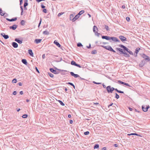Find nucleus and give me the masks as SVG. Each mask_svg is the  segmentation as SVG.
Returning a JSON list of instances; mask_svg holds the SVG:
<instances>
[{
	"label": "nucleus",
	"mask_w": 150,
	"mask_h": 150,
	"mask_svg": "<svg viewBox=\"0 0 150 150\" xmlns=\"http://www.w3.org/2000/svg\"><path fill=\"white\" fill-rule=\"evenodd\" d=\"M42 58L43 59H44V58H45V54H43L42 55Z\"/></svg>",
	"instance_id": "nucleus-64"
},
{
	"label": "nucleus",
	"mask_w": 150,
	"mask_h": 150,
	"mask_svg": "<svg viewBox=\"0 0 150 150\" xmlns=\"http://www.w3.org/2000/svg\"><path fill=\"white\" fill-rule=\"evenodd\" d=\"M20 1V8H21V15H23V6H21L22 4L23 3V0H19Z\"/></svg>",
	"instance_id": "nucleus-7"
},
{
	"label": "nucleus",
	"mask_w": 150,
	"mask_h": 150,
	"mask_svg": "<svg viewBox=\"0 0 150 150\" xmlns=\"http://www.w3.org/2000/svg\"><path fill=\"white\" fill-rule=\"evenodd\" d=\"M145 62H146V63L148 62H150V58H146L143 59Z\"/></svg>",
	"instance_id": "nucleus-30"
},
{
	"label": "nucleus",
	"mask_w": 150,
	"mask_h": 150,
	"mask_svg": "<svg viewBox=\"0 0 150 150\" xmlns=\"http://www.w3.org/2000/svg\"><path fill=\"white\" fill-rule=\"evenodd\" d=\"M98 30V29L97 27L96 26L94 25L93 26V31L94 33H96V32H97Z\"/></svg>",
	"instance_id": "nucleus-23"
},
{
	"label": "nucleus",
	"mask_w": 150,
	"mask_h": 150,
	"mask_svg": "<svg viewBox=\"0 0 150 150\" xmlns=\"http://www.w3.org/2000/svg\"><path fill=\"white\" fill-rule=\"evenodd\" d=\"M118 82L119 83H120L122 84H124V82L121 81L120 80H118Z\"/></svg>",
	"instance_id": "nucleus-46"
},
{
	"label": "nucleus",
	"mask_w": 150,
	"mask_h": 150,
	"mask_svg": "<svg viewBox=\"0 0 150 150\" xmlns=\"http://www.w3.org/2000/svg\"><path fill=\"white\" fill-rule=\"evenodd\" d=\"M6 19L8 21L12 22V21H16L17 19V18L16 17H15V18H12L11 19H10L8 18H6Z\"/></svg>",
	"instance_id": "nucleus-15"
},
{
	"label": "nucleus",
	"mask_w": 150,
	"mask_h": 150,
	"mask_svg": "<svg viewBox=\"0 0 150 150\" xmlns=\"http://www.w3.org/2000/svg\"><path fill=\"white\" fill-rule=\"evenodd\" d=\"M15 41L19 44H21L22 43V40H20L19 38H16Z\"/></svg>",
	"instance_id": "nucleus-18"
},
{
	"label": "nucleus",
	"mask_w": 150,
	"mask_h": 150,
	"mask_svg": "<svg viewBox=\"0 0 150 150\" xmlns=\"http://www.w3.org/2000/svg\"><path fill=\"white\" fill-rule=\"evenodd\" d=\"M70 74L71 76H73L75 78L80 77V76L79 75L74 74V73L73 72H70Z\"/></svg>",
	"instance_id": "nucleus-13"
},
{
	"label": "nucleus",
	"mask_w": 150,
	"mask_h": 150,
	"mask_svg": "<svg viewBox=\"0 0 150 150\" xmlns=\"http://www.w3.org/2000/svg\"><path fill=\"white\" fill-rule=\"evenodd\" d=\"M126 19L127 21H130V18L129 17L127 16L126 17Z\"/></svg>",
	"instance_id": "nucleus-50"
},
{
	"label": "nucleus",
	"mask_w": 150,
	"mask_h": 150,
	"mask_svg": "<svg viewBox=\"0 0 150 150\" xmlns=\"http://www.w3.org/2000/svg\"><path fill=\"white\" fill-rule=\"evenodd\" d=\"M77 46L78 47H81L83 46V45H82L81 43L79 42L77 44Z\"/></svg>",
	"instance_id": "nucleus-44"
},
{
	"label": "nucleus",
	"mask_w": 150,
	"mask_h": 150,
	"mask_svg": "<svg viewBox=\"0 0 150 150\" xmlns=\"http://www.w3.org/2000/svg\"><path fill=\"white\" fill-rule=\"evenodd\" d=\"M35 69H36V71H37L38 73H39V71L37 67H35Z\"/></svg>",
	"instance_id": "nucleus-59"
},
{
	"label": "nucleus",
	"mask_w": 150,
	"mask_h": 150,
	"mask_svg": "<svg viewBox=\"0 0 150 150\" xmlns=\"http://www.w3.org/2000/svg\"><path fill=\"white\" fill-rule=\"evenodd\" d=\"M41 22H42V19L41 18H40V22H39V23L38 25V26L39 27V26L40 25Z\"/></svg>",
	"instance_id": "nucleus-51"
},
{
	"label": "nucleus",
	"mask_w": 150,
	"mask_h": 150,
	"mask_svg": "<svg viewBox=\"0 0 150 150\" xmlns=\"http://www.w3.org/2000/svg\"><path fill=\"white\" fill-rule=\"evenodd\" d=\"M99 147V145L98 144H95L94 147V149H98Z\"/></svg>",
	"instance_id": "nucleus-35"
},
{
	"label": "nucleus",
	"mask_w": 150,
	"mask_h": 150,
	"mask_svg": "<svg viewBox=\"0 0 150 150\" xmlns=\"http://www.w3.org/2000/svg\"><path fill=\"white\" fill-rule=\"evenodd\" d=\"M95 34L96 35H97L98 37H99V35L100 34V33H98V32L97 31V32H96V33H95Z\"/></svg>",
	"instance_id": "nucleus-52"
},
{
	"label": "nucleus",
	"mask_w": 150,
	"mask_h": 150,
	"mask_svg": "<svg viewBox=\"0 0 150 150\" xmlns=\"http://www.w3.org/2000/svg\"><path fill=\"white\" fill-rule=\"evenodd\" d=\"M76 66L77 67H78L79 68H81V66H80V65L79 64H76V65L75 66Z\"/></svg>",
	"instance_id": "nucleus-55"
},
{
	"label": "nucleus",
	"mask_w": 150,
	"mask_h": 150,
	"mask_svg": "<svg viewBox=\"0 0 150 150\" xmlns=\"http://www.w3.org/2000/svg\"><path fill=\"white\" fill-rule=\"evenodd\" d=\"M149 105L146 106V107L144 105H142V109L143 110L144 112H146L147 111L148 109L149 108Z\"/></svg>",
	"instance_id": "nucleus-8"
},
{
	"label": "nucleus",
	"mask_w": 150,
	"mask_h": 150,
	"mask_svg": "<svg viewBox=\"0 0 150 150\" xmlns=\"http://www.w3.org/2000/svg\"><path fill=\"white\" fill-rule=\"evenodd\" d=\"M74 15L73 14H71L70 15V20L71 21H72L74 22L76 19H74Z\"/></svg>",
	"instance_id": "nucleus-14"
},
{
	"label": "nucleus",
	"mask_w": 150,
	"mask_h": 150,
	"mask_svg": "<svg viewBox=\"0 0 150 150\" xmlns=\"http://www.w3.org/2000/svg\"><path fill=\"white\" fill-rule=\"evenodd\" d=\"M107 150V149H106V147H103V148H102V150Z\"/></svg>",
	"instance_id": "nucleus-63"
},
{
	"label": "nucleus",
	"mask_w": 150,
	"mask_h": 150,
	"mask_svg": "<svg viewBox=\"0 0 150 150\" xmlns=\"http://www.w3.org/2000/svg\"><path fill=\"white\" fill-rule=\"evenodd\" d=\"M17 92L16 91H14L13 92V94L14 95H16V94Z\"/></svg>",
	"instance_id": "nucleus-60"
},
{
	"label": "nucleus",
	"mask_w": 150,
	"mask_h": 150,
	"mask_svg": "<svg viewBox=\"0 0 150 150\" xmlns=\"http://www.w3.org/2000/svg\"><path fill=\"white\" fill-rule=\"evenodd\" d=\"M58 101L59 102V103H60V104L62 106H64V103L61 100H58Z\"/></svg>",
	"instance_id": "nucleus-36"
},
{
	"label": "nucleus",
	"mask_w": 150,
	"mask_h": 150,
	"mask_svg": "<svg viewBox=\"0 0 150 150\" xmlns=\"http://www.w3.org/2000/svg\"><path fill=\"white\" fill-rule=\"evenodd\" d=\"M103 27H104V28L106 29L107 31L109 30V29L108 26L105 25L104 26H103Z\"/></svg>",
	"instance_id": "nucleus-32"
},
{
	"label": "nucleus",
	"mask_w": 150,
	"mask_h": 150,
	"mask_svg": "<svg viewBox=\"0 0 150 150\" xmlns=\"http://www.w3.org/2000/svg\"><path fill=\"white\" fill-rule=\"evenodd\" d=\"M64 13V12H61L59 13L57 15L58 17H60Z\"/></svg>",
	"instance_id": "nucleus-45"
},
{
	"label": "nucleus",
	"mask_w": 150,
	"mask_h": 150,
	"mask_svg": "<svg viewBox=\"0 0 150 150\" xmlns=\"http://www.w3.org/2000/svg\"><path fill=\"white\" fill-rule=\"evenodd\" d=\"M146 63V62H145L144 59H143L140 62L139 64V67H143Z\"/></svg>",
	"instance_id": "nucleus-6"
},
{
	"label": "nucleus",
	"mask_w": 150,
	"mask_h": 150,
	"mask_svg": "<svg viewBox=\"0 0 150 150\" xmlns=\"http://www.w3.org/2000/svg\"><path fill=\"white\" fill-rule=\"evenodd\" d=\"M42 11L44 13H46L47 12V9H45V8L43 9L42 10Z\"/></svg>",
	"instance_id": "nucleus-49"
},
{
	"label": "nucleus",
	"mask_w": 150,
	"mask_h": 150,
	"mask_svg": "<svg viewBox=\"0 0 150 150\" xmlns=\"http://www.w3.org/2000/svg\"><path fill=\"white\" fill-rule=\"evenodd\" d=\"M5 14L7 15V14L6 13H3L2 9L1 8H0V15H1V16H3Z\"/></svg>",
	"instance_id": "nucleus-26"
},
{
	"label": "nucleus",
	"mask_w": 150,
	"mask_h": 150,
	"mask_svg": "<svg viewBox=\"0 0 150 150\" xmlns=\"http://www.w3.org/2000/svg\"><path fill=\"white\" fill-rule=\"evenodd\" d=\"M28 5V0H25L24 1V6H26Z\"/></svg>",
	"instance_id": "nucleus-29"
},
{
	"label": "nucleus",
	"mask_w": 150,
	"mask_h": 150,
	"mask_svg": "<svg viewBox=\"0 0 150 150\" xmlns=\"http://www.w3.org/2000/svg\"><path fill=\"white\" fill-rule=\"evenodd\" d=\"M109 41L111 42L112 41L114 42H120V40L117 38L114 37H110Z\"/></svg>",
	"instance_id": "nucleus-4"
},
{
	"label": "nucleus",
	"mask_w": 150,
	"mask_h": 150,
	"mask_svg": "<svg viewBox=\"0 0 150 150\" xmlns=\"http://www.w3.org/2000/svg\"><path fill=\"white\" fill-rule=\"evenodd\" d=\"M17 82V80L16 78H14L13 79L12 81V83H16Z\"/></svg>",
	"instance_id": "nucleus-37"
},
{
	"label": "nucleus",
	"mask_w": 150,
	"mask_h": 150,
	"mask_svg": "<svg viewBox=\"0 0 150 150\" xmlns=\"http://www.w3.org/2000/svg\"><path fill=\"white\" fill-rule=\"evenodd\" d=\"M25 22L24 20H22L20 22L21 24L22 25H25Z\"/></svg>",
	"instance_id": "nucleus-31"
},
{
	"label": "nucleus",
	"mask_w": 150,
	"mask_h": 150,
	"mask_svg": "<svg viewBox=\"0 0 150 150\" xmlns=\"http://www.w3.org/2000/svg\"><path fill=\"white\" fill-rule=\"evenodd\" d=\"M18 85L19 86H22V83L21 82H19L18 83Z\"/></svg>",
	"instance_id": "nucleus-58"
},
{
	"label": "nucleus",
	"mask_w": 150,
	"mask_h": 150,
	"mask_svg": "<svg viewBox=\"0 0 150 150\" xmlns=\"http://www.w3.org/2000/svg\"><path fill=\"white\" fill-rule=\"evenodd\" d=\"M1 35L5 39H7L9 38L8 35H5L4 33H1Z\"/></svg>",
	"instance_id": "nucleus-16"
},
{
	"label": "nucleus",
	"mask_w": 150,
	"mask_h": 150,
	"mask_svg": "<svg viewBox=\"0 0 150 150\" xmlns=\"http://www.w3.org/2000/svg\"><path fill=\"white\" fill-rule=\"evenodd\" d=\"M54 43L58 47H60L61 46L60 45L59 43L56 40H55L54 41Z\"/></svg>",
	"instance_id": "nucleus-25"
},
{
	"label": "nucleus",
	"mask_w": 150,
	"mask_h": 150,
	"mask_svg": "<svg viewBox=\"0 0 150 150\" xmlns=\"http://www.w3.org/2000/svg\"><path fill=\"white\" fill-rule=\"evenodd\" d=\"M119 97H120L119 95L117 93H115V98L116 99H118L119 98Z\"/></svg>",
	"instance_id": "nucleus-39"
},
{
	"label": "nucleus",
	"mask_w": 150,
	"mask_h": 150,
	"mask_svg": "<svg viewBox=\"0 0 150 150\" xmlns=\"http://www.w3.org/2000/svg\"><path fill=\"white\" fill-rule=\"evenodd\" d=\"M18 27V25L14 24L12 25V26H10L9 27V28L10 29H12L13 30H15Z\"/></svg>",
	"instance_id": "nucleus-12"
},
{
	"label": "nucleus",
	"mask_w": 150,
	"mask_h": 150,
	"mask_svg": "<svg viewBox=\"0 0 150 150\" xmlns=\"http://www.w3.org/2000/svg\"><path fill=\"white\" fill-rule=\"evenodd\" d=\"M50 70L51 72L54 73V74H57L59 73V71L54 70L53 68H50Z\"/></svg>",
	"instance_id": "nucleus-10"
},
{
	"label": "nucleus",
	"mask_w": 150,
	"mask_h": 150,
	"mask_svg": "<svg viewBox=\"0 0 150 150\" xmlns=\"http://www.w3.org/2000/svg\"><path fill=\"white\" fill-rule=\"evenodd\" d=\"M141 57L143 59L150 58V57H149V56L146 55L144 53H143L141 55Z\"/></svg>",
	"instance_id": "nucleus-21"
},
{
	"label": "nucleus",
	"mask_w": 150,
	"mask_h": 150,
	"mask_svg": "<svg viewBox=\"0 0 150 150\" xmlns=\"http://www.w3.org/2000/svg\"><path fill=\"white\" fill-rule=\"evenodd\" d=\"M123 85L130 87H132V86L130 85L129 84L126 83L124 82Z\"/></svg>",
	"instance_id": "nucleus-43"
},
{
	"label": "nucleus",
	"mask_w": 150,
	"mask_h": 150,
	"mask_svg": "<svg viewBox=\"0 0 150 150\" xmlns=\"http://www.w3.org/2000/svg\"><path fill=\"white\" fill-rule=\"evenodd\" d=\"M28 117V115L27 114H24L23 115L22 117L23 118H26Z\"/></svg>",
	"instance_id": "nucleus-40"
},
{
	"label": "nucleus",
	"mask_w": 150,
	"mask_h": 150,
	"mask_svg": "<svg viewBox=\"0 0 150 150\" xmlns=\"http://www.w3.org/2000/svg\"><path fill=\"white\" fill-rule=\"evenodd\" d=\"M48 75L52 78L54 77V75L50 72H48Z\"/></svg>",
	"instance_id": "nucleus-38"
},
{
	"label": "nucleus",
	"mask_w": 150,
	"mask_h": 150,
	"mask_svg": "<svg viewBox=\"0 0 150 150\" xmlns=\"http://www.w3.org/2000/svg\"><path fill=\"white\" fill-rule=\"evenodd\" d=\"M12 45L15 48H16L18 47V44L15 42H12Z\"/></svg>",
	"instance_id": "nucleus-20"
},
{
	"label": "nucleus",
	"mask_w": 150,
	"mask_h": 150,
	"mask_svg": "<svg viewBox=\"0 0 150 150\" xmlns=\"http://www.w3.org/2000/svg\"><path fill=\"white\" fill-rule=\"evenodd\" d=\"M28 53L31 56L33 57V53L31 50H28Z\"/></svg>",
	"instance_id": "nucleus-22"
},
{
	"label": "nucleus",
	"mask_w": 150,
	"mask_h": 150,
	"mask_svg": "<svg viewBox=\"0 0 150 150\" xmlns=\"http://www.w3.org/2000/svg\"><path fill=\"white\" fill-rule=\"evenodd\" d=\"M93 83H94V84H101V83H98V82H96L95 81H93Z\"/></svg>",
	"instance_id": "nucleus-48"
},
{
	"label": "nucleus",
	"mask_w": 150,
	"mask_h": 150,
	"mask_svg": "<svg viewBox=\"0 0 150 150\" xmlns=\"http://www.w3.org/2000/svg\"><path fill=\"white\" fill-rule=\"evenodd\" d=\"M101 43H102L103 44V45H105V44H108V42H100V43H99V44H101Z\"/></svg>",
	"instance_id": "nucleus-56"
},
{
	"label": "nucleus",
	"mask_w": 150,
	"mask_h": 150,
	"mask_svg": "<svg viewBox=\"0 0 150 150\" xmlns=\"http://www.w3.org/2000/svg\"><path fill=\"white\" fill-rule=\"evenodd\" d=\"M89 134V131H86L84 133V134L85 135H88Z\"/></svg>",
	"instance_id": "nucleus-47"
},
{
	"label": "nucleus",
	"mask_w": 150,
	"mask_h": 150,
	"mask_svg": "<svg viewBox=\"0 0 150 150\" xmlns=\"http://www.w3.org/2000/svg\"><path fill=\"white\" fill-rule=\"evenodd\" d=\"M84 10H81L79 11V13L76 14L75 16L74 17V19H77L80 16L83 14V13H84Z\"/></svg>",
	"instance_id": "nucleus-5"
},
{
	"label": "nucleus",
	"mask_w": 150,
	"mask_h": 150,
	"mask_svg": "<svg viewBox=\"0 0 150 150\" xmlns=\"http://www.w3.org/2000/svg\"><path fill=\"white\" fill-rule=\"evenodd\" d=\"M36 1L38 3L41 2L42 1H44L45 0H36Z\"/></svg>",
	"instance_id": "nucleus-61"
},
{
	"label": "nucleus",
	"mask_w": 150,
	"mask_h": 150,
	"mask_svg": "<svg viewBox=\"0 0 150 150\" xmlns=\"http://www.w3.org/2000/svg\"><path fill=\"white\" fill-rule=\"evenodd\" d=\"M119 38L120 39L121 41L123 42H125L127 41V38L122 35H120L119 36Z\"/></svg>",
	"instance_id": "nucleus-9"
},
{
	"label": "nucleus",
	"mask_w": 150,
	"mask_h": 150,
	"mask_svg": "<svg viewBox=\"0 0 150 150\" xmlns=\"http://www.w3.org/2000/svg\"><path fill=\"white\" fill-rule=\"evenodd\" d=\"M43 34L45 35H48L49 34V33L47 30H46L45 31L43 32Z\"/></svg>",
	"instance_id": "nucleus-27"
},
{
	"label": "nucleus",
	"mask_w": 150,
	"mask_h": 150,
	"mask_svg": "<svg viewBox=\"0 0 150 150\" xmlns=\"http://www.w3.org/2000/svg\"><path fill=\"white\" fill-rule=\"evenodd\" d=\"M67 83L71 85V86H73L74 89L75 88V86L73 83L69 82L68 83Z\"/></svg>",
	"instance_id": "nucleus-34"
},
{
	"label": "nucleus",
	"mask_w": 150,
	"mask_h": 150,
	"mask_svg": "<svg viewBox=\"0 0 150 150\" xmlns=\"http://www.w3.org/2000/svg\"><path fill=\"white\" fill-rule=\"evenodd\" d=\"M42 40L41 39H35V40L34 42L36 44H38L41 42Z\"/></svg>",
	"instance_id": "nucleus-19"
},
{
	"label": "nucleus",
	"mask_w": 150,
	"mask_h": 150,
	"mask_svg": "<svg viewBox=\"0 0 150 150\" xmlns=\"http://www.w3.org/2000/svg\"><path fill=\"white\" fill-rule=\"evenodd\" d=\"M41 7L42 8L44 9L45 8V6H44V5H43V4H41Z\"/></svg>",
	"instance_id": "nucleus-57"
},
{
	"label": "nucleus",
	"mask_w": 150,
	"mask_h": 150,
	"mask_svg": "<svg viewBox=\"0 0 150 150\" xmlns=\"http://www.w3.org/2000/svg\"><path fill=\"white\" fill-rule=\"evenodd\" d=\"M97 53V51L96 50H94L91 52L92 54H95Z\"/></svg>",
	"instance_id": "nucleus-41"
},
{
	"label": "nucleus",
	"mask_w": 150,
	"mask_h": 150,
	"mask_svg": "<svg viewBox=\"0 0 150 150\" xmlns=\"http://www.w3.org/2000/svg\"><path fill=\"white\" fill-rule=\"evenodd\" d=\"M128 135L129 136H130L132 135H138V134L136 133H132L131 134H128Z\"/></svg>",
	"instance_id": "nucleus-42"
},
{
	"label": "nucleus",
	"mask_w": 150,
	"mask_h": 150,
	"mask_svg": "<svg viewBox=\"0 0 150 150\" xmlns=\"http://www.w3.org/2000/svg\"><path fill=\"white\" fill-rule=\"evenodd\" d=\"M22 62L24 64L27 65L28 64V62L26 59H22Z\"/></svg>",
	"instance_id": "nucleus-24"
},
{
	"label": "nucleus",
	"mask_w": 150,
	"mask_h": 150,
	"mask_svg": "<svg viewBox=\"0 0 150 150\" xmlns=\"http://www.w3.org/2000/svg\"><path fill=\"white\" fill-rule=\"evenodd\" d=\"M106 89L108 93H112L113 92V91H112V89H111V86H107L106 87Z\"/></svg>",
	"instance_id": "nucleus-11"
},
{
	"label": "nucleus",
	"mask_w": 150,
	"mask_h": 150,
	"mask_svg": "<svg viewBox=\"0 0 150 150\" xmlns=\"http://www.w3.org/2000/svg\"><path fill=\"white\" fill-rule=\"evenodd\" d=\"M116 50L119 51V52L120 54H124V56L127 57H130V55L126 52H125L124 51V50L120 48H116Z\"/></svg>",
	"instance_id": "nucleus-1"
},
{
	"label": "nucleus",
	"mask_w": 150,
	"mask_h": 150,
	"mask_svg": "<svg viewBox=\"0 0 150 150\" xmlns=\"http://www.w3.org/2000/svg\"><path fill=\"white\" fill-rule=\"evenodd\" d=\"M140 49H141L139 47H138V48H137L135 50V51L134 52L136 54H137L139 52V51L140 50Z\"/></svg>",
	"instance_id": "nucleus-28"
},
{
	"label": "nucleus",
	"mask_w": 150,
	"mask_h": 150,
	"mask_svg": "<svg viewBox=\"0 0 150 150\" xmlns=\"http://www.w3.org/2000/svg\"><path fill=\"white\" fill-rule=\"evenodd\" d=\"M110 37L108 36H102V38L103 39H105L107 40H109Z\"/></svg>",
	"instance_id": "nucleus-17"
},
{
	"label": "nucleus",
	"mask_w": 150,
	"mask_h": 150,
	"mask_svg": "<svg viewBox=\"0 0 150 150\" xmlns=\"http://www.w3.org/2000/svg\"><path fill=\"white\" fill-rule=\"evenodd\" d=\"M77 63L74 61H72L71 62V64L72 65L75 66Z\"/></svg>",
	"instance_id": "nucleus-33"
},
{
	"label": "nucleus",
	"mask_w": 150,
	"mask_h": 150,
	"mask_svg": "<svg viewBox=\"0 0 150 150\" xmlns=\"http://www.w3.org/2000/svg\"><path fill=\"white\" fill-rule=\"evenodd\" d=\"M118 46L120 48H122L124 50V52L126 51L129 54L131 55H133V54L132 52L129 49H128L127 47H125L122 45H118Z\"/></svg>",
	"instance_id": "nucleus-2"
},
{
	"label": "nucleus",
	"mask_w": 150,
	"mask_h": 150,
	"mask_svg": "<svg viewBox=\"0 0 150 150\" xmlns=\"http://www.w3.org/2000/svg\"><path fill=\"white\" fill-rule=\"evenodd\" d=\"M86 47L88 48V49H89V48H91V45L90 44H89V46H86Z\"/></svg>",
	"instance_id": "nucleus-62"
},
{
	"label": "nucleus",
	"mask_w": 150,
	"mask_h": 150,
	"mask_svg": "<svg viewBox=\"0 0 150 150\" xmlns=\"http://www.w3.org/2000/svg\"><path fill=\"white\" fill-rule=\"evenodd\" d=\"M100 46L107 50L112 52L114 53L116 52V51L110 46H106L104 45H101Z\"/></svg>",
	"instance_id": "nucleus-3"
},
{
	"label": "nucleus",
	"mask_w": 150,
	"mask_h": 150,
	"mask_svg": "<svg viewBox=\"0 0 150 150\" xmlns=\"http://www.w3.org/2000/svg\"><path fill=\"white\" fill-rule=\"evenodd\" d=\"M93 104L94 105H97L98 106H100V105L98 103H94Z\"/></svg>",
	"instance_id": "nucleus-53"
},
{
	"label": "nucleus",
	"mask_w": 150,
	"mask_h": 150,
	"mask_svg": "<svg viewBox=\"0 0 150 150\" xmlns=\"http://www.w3.org/2000/svg\"><path fill=\"white\" fill-rule=\"evenodd\" d=\"M118 93H123L124 94H125L124 93V92L123 91H120V90H118Z\"/></svg>",
	"instance_id": "nucleus-54"
}]
</instances>
